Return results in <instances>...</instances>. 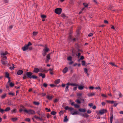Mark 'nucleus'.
I'll list each match as a JSON object with an SVG mask.
<instances>
[{
	"instance_id": "nucleus-39",
	"label": "nucleus",
	"mask_w": 123,
	"mask_h": 123,
	"mask_svg": "<svg viewBox=\"0 0 123 123\" xmlns=\"http://www.w3.org/2000/svg\"><path fill=\"white\" fill-rule=\"evenodd\" d=\"M37 76H36L34 75H32V76L31 77V78H33V79H36L37 78Z\"/></svg>"
},
{
	"instance_id": "nucleus-12",
	"label": "nucleus",
	"mask_w": 123,
	"mask_h": 123,
	"mask_svg": "<svg viewBox=\"0 0 123 123\" xmlns=\"http://www.w3.org/2000/svg\"><path fill=\"white\" fill-rule=\"evenodd\" d=\"M39 76H41L42 78H44L45 77V74H43L42 73H40L39 74Z\"/></svg>"
},
{
	"instance_id": "nucleus-60",
	"label": "nucleus",
	"mask_w": 123,
	"mask_h": 123,
	"mask_svg": "<svg viewBox=\"0 0 123 123\" xmlns=\"http://www.w3.org/2000/svg\"><path fill=\"white\" fill-rule=\"evenodd\" d=\"M77 95L78 96H81L82 95V94L81 93H77Z\"/></svg>"
},
{
	"instance_id": "nucleus-19",
	"label": "nucleus",
	"mask_w": 123,
	"mask_h": 123,
	"mask_svg": "<svg viewBox=\"0 0 123 123\" xmlns=\"http://www.w3.org/2000/svg\"><path fill=\"white\" fill-rule=\"evenodd\" d=\"M95 95V93L94 92L90 93L87 94L88 96L89 97Z\"/></svg>"
},
{
	"instance_id": "nucleus-48",
	"label": "nucleus",
	"mask_w": 123,
	"mask_h": 123,
	"mask_svg": "<svg viewBox=\"0 0 123 123\" xmlns=\"http://www.w3.org/2000/svg\"><path fill=\"white\" fill-rule=\"evenodd\" d=\"M41 17L43 18H44L46 17V16L44 15H42L41 16Z\"/></svg>"
},
{
	"instance_id": "nucleus-23",
	"label": "nucleus",
	"mask_w": 123,
	"mask_h": 123,
	"mask_svg": "<svg viewBox=\"0 0 123 123\" xmlns=\"http://www.w3.org/2000/svg\"><path fill=\"white\" fill-rule=\"evenodd\" d=\"M11 110V109L10 107H7L4 110L5 111L7 112Z\"/></svg>"
},
{
	"instance_id": "nucleus-59",
	"label": "nucleus",
	"mask_w": 123,
	"mask_h": 123,
	"mask_svg": "<svg viewBox=\"0 0 123 123\" xmlns=\"http://www.w3.org/2000/svg\"><path fill=\"white\" fill-rule=\"evenodd\" d=\"M93 34L92 33H90L88 35L89 37H91L93 35Z\"/></svg>"
},
{
	"instance_id": "nucleus-38",
	"label": "nucleus",
	"mask_w": 123,
	"mask_h": 123,
	"mask_svg": "<svg viewBox=\"0 0 123 123\" xmlns=\"http://www.w3.org/2000/svg\"><path fill=\"white\" fill-rule=\"evenodd\" d=\"M68 121V119L67 118V116H66L65 117L64 121V122H67Z\"/></svg>"
},
{
	"instance_id": "nucleus-56",
	"label": "nucleus",
	"mask_w": 123,
	"mask_h": 123,
	"mask_svg": "<svg viewBox=\"0 0 123 123\" xmlns=\"http://www.w3.org/2000/svg\"><path fill=\"white\" fill-rule=\"evenodd\" d=\"M101 96L103 97H107V96L105 95L104 94H101Z\"/></svg>"
},
{
	"instance_id": "nucleus-29",
	"label": "nucleus",
	"mask_w": 123,
	"mask_h": 123,
	"mask_svg": "<svg viewBox=\"0 0 123 123\" xmlns=\"http://www.w3.org/2000/svg\"><path fill=\"white\" fill-rule=\"evenodd\" d=\"M67 59L68 61H71L72 60V57L71 56H69L68 57Z\"/></svg>"
},
{
	"instance_id": "nucleus-7",
	"label": "nucleus",
	"mask_w": 123,
	"mask_h": 123,
	"mask_svg": "<svg viewBox=\"0 0 123 123\" xmlns=\"http://www.w3.org/2000/svg\"><path fill=\"white\" fill-rule=\"evenodd\" d=\"M1 62L3 65H6L8 63V62L7 61L3 60L2 59L1 60Z\"/></svg>"
},
{
	"instance_id": "nucleus-55",
	"label": "nucleus",
	"mask_w": 123,
	"mask_h": 123,
	"mask_svg": "<svg viewBox=\"0 0 123 123\" xmlns=\"http://www.w3.org/2000/svg\"><path fill=\"white\" fill-rule=\"evenodd\" d=\"M43 86H44L45 87H47V84L46 83H44L43 84Z\"/></svg>"
},
{
	"instance_id": "nucleus-15",
	"label": "nucleus",
	"mask_w": 123,
	"mask_h": 123,
	"mask_svg": "<svg viewBox=\"0 0 123 123\" xmlns=\"http://www.w3.org/2000/svg\"><path fill=\"white\" fill-rule=\"evenodd\" d=\"M23 73V71L21 70H18L17 72V74L18 75H20Z\"/></svg>"
},
{
	"instance_id": "nucleus-36",
	"label": "nucleus",
	"mask_w": 123,
	"mask_h": 123,
	"mask_svg": "<svg viewBox=\"0 0 123 123\" xmlns=\"http://www.w3.org/2000/svg\"><path fill=\"white\" fill-rule=\"evenodd\" d=\"M74 106L75 108H79L80 107V105L77 104H75Z\"/></svg>"
},
{
	"instance_id": "nucleus-25",
	"label": "nucleus",
	"mask_w": 123,
	"mask_h": 123,
	"mask_svg": "<svg viewBox=\"0 0 123 123\" xmlns=\"http://www.w3.org/2000/svg\"><path fill=\"white\" fill-rule=\"evenodd\" d=\"M5 77L6 78H10L9 77V74L7 73H6V74H5Z\"/></svg>"
},
{
	"instance_id": "nucleus-58",
	"label": "nucleus",
	"mask_w": 123,
	"mask_h": 123,
	"mask_svg": "<svg viewBox=\"0 0 123 123\" xmlns=\"http://www.w3.org/2000/svg\"><path fill=\"white\" fill-rule=\"evenodd\" d=\"M76 102H77V103L80 104L81 103V102L80 100H76Z\"/></svg>"
},
{
	"instance_id": "nucleus-63",
	"label": "nucleus",
	"mask_w": 123,
	"mask_h": 123,
	"mask_svg": "<svg viewBox=\"0 0 123 123\" xmlns=\"http://www.w3.org/2000/svg\"><path fill=\"white\" fill-rule=\"evenodd\" d=\"M61 16L63 17V18H64L65 17H66L65 15L64 14H62L61 15Z\"/></svg>"
},
{
	"instance_id": "nucleus-62",
	"label": "nucleus",
	"mask_w": 123,
	"mask_h": 123,
	"mask_svg": "<svg viewBox=\"0 0 123 123\" xmlns=\"http://www.w3.org/2000/svg\"><path fill=\"white\" fill-rule=\"evenodd\" d=\"M87 113L88 114H90L91 113V111L90 110H88L87 111Z\"/></svg>"
},
{
	"instance_id": "nucleus-9",
	"label": "nucleus",
	"mask_w": 123,
	"mask_h": 123,
	"mask_svg": "<svg viewBox=\"0 0 123 123\" xmlns=\"http://www.w3.org/2000/svg\"><path fill=\"white\" fill-rule=\"evenodd\" d=\"M33 118H34L36 119H39L40 121H42L43 120V119L42 118H40V117H38L36 116V115H35L33 117Z\"/></svg>"
},
{
	"instance_id": "nucleus-6",
	"label": "nucleus",
	"mask_w": 123,
	"mask_h": 123,
	"mask_svg": "<svg viewBox=\"0 0 123 123\" xmlns=\"http://www.w3.org/2000/svg\"><path fill=\"white\" fill-rule=\"evenodd\" d=\"M106 112L107 110H106L103 109L99 111V113L100 115H102Z\"/></svg>"
},
{
	"instance_id": "nucleus-35",
	"label": "nucleus",
	"mask_w": 123,
	"mask_h": 123,
	"mask_svg": "<svg viewBox=\"0 0 123 123\" xmlns=\"http://www.w3.org/2000/svg\"><path fill=\"white\" fill-rule=\"evenodd\" d=\"M17 120L18 118H17L16 117L12 118V120L13 122H14L15 121H17Z\"/></svg>"
},
{
	"instance_id": "nucleus-34",
	"label": "nucleus",
	"mask_w": 123,
	"mask_h": 123,
	"mask_svg": "<svg viewBox=\"0 0 123 123\" xmlns=\"http://www.w3.org/2000/svg\"><path fill=\"white\" fill-rule=\"evenodd\" d=\"M17 111V110L15 109H14L11 110V112L16 113Z\"/></svg>"
},
{
	"instance_id": "nucleus-54",
	"label": "nucleus",
	"mask_w": 123,
	"mask_h": 123,
	"mask_svg": "<svg viewBox=\"0 0 123 123\" xmlns=\"http://www.w3.org/2000/svg\"><path fill=\"white\" fill-rule=\"evenodd\" d=\"M26 75H24L23 77V78L24 79H26L27 77V76Z\"/></svg>"
},
{
	"instance_id": "nucleus-31",
	"label": "nucleus",
	"mask_w": 123,
	"mask_h": 123,
	"mask_svg": "<svg viewBox=\"0 0 123 123\" xmlns=\"http://www.w3.org/2000/svg\"><path fill=\"white\" fill-rule=\"evenodd\" d=\"M71 86H78V85L76 83H70Z\"/></svg>"
},
{
	"instance_id": "nucleus-8",
	"label": "nucleus",
	"mask_w": 123,
	"mask_h": 123,
	"mask_svg": "<svg viewBox=\"0 0 123 123\" xmlns=\"http://www.w3.org/2000/svg\"><path fill=\"white\" fill-rule=\"evenodd\" d=\"M66 110H68L69 111H71L73 110L74 109L71 107H69L68 106H66L65 108Z\"/></svg>"
},
{
	"instance_id": "nucleus-30",
	"label": "nucleus",
	"mask_w": 123,
	"mask_h": 123,
	"mask_svg": "<svg viewBox=\"0 0 123 123\" xmlns=\"http://www.w3.org/2000/svg\"><path fill=\"white\" fill-rule=\"evenodd\" d=\"M56 113V112L54 111H52L50 113L51 114L53 115H55Z\"/></svg>"
},
{
	"instance_id": "nucleus-1",
	"label": "nucleus",
	"mask_w": 123,
	"mask_h": 123,
	"mask_svg": "<svg viewBox=\"0 0 123 123\" xmlns=\"http://www.w3.org/2000/svg\"><path fill=\"white\" fill-rule=\"evenodd\" d=\"M24 111L30 115H33L35 114V111L33 110L29 109L27 110L26 109H24Z\"/></svg>"
},
{
	"instance_id": "nucleus-32",
	"label": "nucleus",
	"mask_w": 123,
	"mask_h": 123,
	"mask_svg": "<svg viewBox=\"0 0 123 123\" xmlns=\"http://www.w3.org/2000/svg\"><path fill=\"white\" fill-rule=\"evenodd\" d=\"M106 101L108 103H110L112 104L113 103L115 102L114 101H111L109 100H106Z\"/></svg>"
},
{
	"instance_id": "nucleus-5",
	"label": "nucleus",
	"mask_w": 123,
	"mask_h": 123,
	"mask_svg": "<svg viewBox=\"0 0 123 123\" xmlns=\"http://www.w3.org/2000/svg\"><path fill=\"white\" fill-rule=\"evenodd\" d=\"M68 40L70 42L72 40L73 41H75V38H73L72 36L70 35L68 38Z\"/></svg>"
},
{
	"instance_id": "nucleus-18",
	"label": "nucleus",
	"mask_w": 123,
	"mask_h": 123,
	"mask_svg": "<svg viewBox=\"0 0 123 123\" xmlns=\"http://www.w3.org/2000/svg\"><path fill=\"white\" fill-rule=\"evenodd\" d=\"M39 72H43L46 71V70H44L41 68H39Z\"/></svg>"
},
{
	"instance_id": "nucleus-20",
	"label": "nucleus",
	"mask_w": 123,
	"mask_h": 123,
	"mask_svg": "<svg viewBox=\"0 0 123 123\" xmlns=\"http://www.w3.org/2000/svg\"><path fill=\"white\" fill-rule=\"evenodd\" d=\"M78 110L80 112H85L86 111V110L84 109H79Z\"/></svg>"
},
{
	"instance_id": "nucleus-52",
	"label": "nucleus",
	"mask_w": 123,
	"mask_h": 123,
	"mask_svg": "<svg viewBox=\"0 0 123 123\" xmlns=\"http://www.w3.org/2000/svg\"><path fill=\"white\" fill-rule=\"evenodd\" d=\"M25 120L28 122H29L30 121V119L29 118H26L25 119Z\"/></svg>"
},
{
	"instance_id": "nucleus-41",
	"label": "nucleus",
	"mask_w": 123,
	"mask_h": 123,
	"mask_svg": "<svg viewBox=\"0 0 123 123\" xmlns=\"http://www.w3.org/2000/svg\"><path fill=\"white\" fill-rule=\"evenodd\" d=\"M47 52L44 51H43V53H42V55H43V56H44L46 54V53Z\"/></svg>"
},
{
	"instance_id": "nucleus-46",
	"label": "nucleus",
	"mask_w": 123,
	"mask_h": 123,
	"mask_svg": "<svg viewBox=\"0 0 123 123\" xmlns=\"http://www.w3.org/2000/svg\"><path fill=\"white\" fill-rule=\"evenodd\" d=\"M23 108L24 109L23 110L22 108H20L19 109V111L21 113L22 111H24V110L25 109L24 107H23Z\"/></svg>"
},
{
	"instance_id": "nucleus-4",
	"label": "nucleus",
	"mask_w": 123,
	"mask_h": 123,
	"mask_svg": "<svg viewBox=\"0 0 123 123\" xmlns=\"http://www.w3.org/2000/svg\"><path fill=\"white\" fill-rule=\"evenodd\" d=\"M27 77L30 79L31 78L32 75V73L31 72H27L26 74Z\"/></svg>"
},
{
	"instance_id": "nucleus-53",
	"label": "nucleus",
	"mask_w": 123,
	"mask_h": 123,
	"mask_svg": "<svg viewBox=\"0 0 123 123\" xmlns=\"http://www.w3.org/2000/svg\"><path fill=\"white\" fill-rule=\"evenodd\" d=\"M9 95H12L13 96H14V94L13 93H12V92H9Z\"/></svg>"
},
{
	"instance_id": "nucleus-26",
	"label": "nucleus",
	"mask_w": 123,
	"mask_h": 123,
	"mask_svg": "<svg viewBox=\"0 0 123 123\" xmlns=\"http://www.w3.org/2000/svg\"><path fill=\"white\" fill-rule=\"evenodd\" d=\"M84 88V86H80L78 87V88L79 90H81L83 89Z\"/></svg>"
},
{
	"instance_id": "nucleus-27",
	"label": "nucleus",
	"mask_w": 123,
	"mask_h": 123,
	"mask_svg": "<svg viewBox=\"0 0 123 123\" xmlns=\"http://www.w3.org/2000/svg\"><path fill=\"white\" fill-rule=\"evenodd\" d=\"M40 116H41L40 118H42L43 117L45 118V115L44 113L42 114Z\"/></svg>"
},
{
	"instance_id": "nucleus-44",
	"label": "nucleus",
	"mask_w": 123,
	"mask_h": 123,
	"mask_svg": "<svg viewBox=\"0 0 123 123\" xmlns=\"http://www.w3.org/2000/svg\"><path fill=\"white\" fill-rule=\"evenodd\" d=\"M12 67H10L9 68L11 70H13L14 68V65L13 64H12Z\"/></svg>"
},
{
	"instance_id": "nucleus-22",
	"label": "nucleus",
	"mask_w": 123,
	"mask_h": 123,
	"mask_svg": "<svg viewBox=\"0 0 123 123\" xmlns=\"http://www.w3.org/2000/svg\"><path fill=\"white\" fill-rule=\"evenodd\" d=\"M60 82V79H58L55 81V84H57Z\"/></svg>"
},
{
	"instance_id": "nucleus-2",
	"label": "nucleus",
	"mask_w": 123,
	"mask_h": 123,
	"mask_svg": "<svg viewBox=\"0 0 123 123\" xmlns=\"http://www.w3.org/2000/svg\"><path fill=\"white\" fill-rule=\"evenodd\" d=\"M8 54V53L7 52H6L5 53L1 52L0 53L1 56V60H5L7 58L6 56Z\"/></svg>"
},
{
	"instance_id": "nucleus-45",
	"label": "nucleus",
	"mask_w": 123,
	"mask_h": 123,
	"mask_svg": "<svg viewBox=\"0 0 123 123\" xmlns=\"http://www.w3.org/2000/svg\"><path fill=\"white\" fill-rule=\"evenodd\" d=\"M6 94H4L1 96V98L3 99L6 96Z\"/></svg>"
},
{
	"instance_id": "nucleus-16",
	"label": "nucleus",
	"mask_w": 123,
	"mask_h": 123,
	"mask_svg": "<svg viewBox=\"0 0 123 123\" xmlns=\"http://www.w3.org/2000/svg\"><path fill=\"white\" fill-rule=\"evenodd\" d=\"M111 117H110V121L111 123H112V122L113 121V114L112 113H111Z\"/></svg>"
},
{
	"instance_id": "nucleus-47",
	"label": "nucleus",
	"mask_w": 123,
	"mask_h": 123,
	"mask_svg": "<svg viewBox=\"0 0 123 123\" xmlns=\"http://www.w3.org/2000/svg\"><path fill=\"white\" fill-rule=\"evenodd\" d=\"M28 47L30 45H32L31 43L30 42H29L27 45H26Z\"/></svg>"
},
{
	"instance_id": "nucleus-33",
	"label": "nucleus",
	"mask_w": 123,
	"mask_h": 123,
	"mask_svg": "<svg viewBox=\"0 0 123 123\" xmlns=\"http://www.w3.org/2000/svg\"><path fill=\"white\" fill-rule=\"evenodd\" d=\"M83 5L85 7H87L88 6V5L86 3H83Z\"/></svg>"
},
{
	"instance_id": "nucleus-61",
	"label": "nucleus",
	"mask_w": 123,
	"mask_h": 123,
	"mask_svg": "<svg viewBox=\"0 0 123 123\" xmlns=\"http://www.w3.org/2000/svg\"><path fill=\"white\" fill-rule=\"evenodd\" d=\"M58 100V99H55L54 100V102L55 103L57 102Z\"/></svg>"
},
{
	"instance_id": "nucleus-13",
	"label": "nucleus",
	"mask_w": 123,
	"mask_h": 123,
	"mask_svg": "<svg viewBox=\"0 0 123 123\" xmlns=\"http://www.w3.org/2000/svg\"><path fill=\"white\" fill-rule=\"evenodd\" d=\"M68 71V68L67 67L65 68L64 69H63L62 72L63 73L65 74Z\"/></svg>"
},
{
	"instance_id": "nucleus-21",
	"label": "nucleus",
	"mask_w": 123,
	"mask_h": 123,
	"mask_svg": "<svg viewBox=\"0 0 123 123\" xmlns=\"http://www.w3.org/2000/svg\"><path fill=\"white\" fill-rule=\"evenodd\" d=\"M43 50V51L47 52L49 51V49L48 48L45 47Z\"/></svg>"
},
{
	"instance_id": "nucleus-17",
	"label": "nucleus",
	"mask_w": 123,
	"mask_h": 123,
	"mask_svg": "<svg viewBox=\"0 0 123 123\" xmlns=\"http://www.w3.org/2000/svg\"><path fill=\"white\" fill-rule=\"evenodd\" d=\"M75 112L72 113L71 112V114H72L73 115H79V113L77 112V111H75Z\"/></svg>"
},
{
	"instance_id": "nucleus-49",
	"label": "nucleus",
	"mask_w": 123,
	"mask_h": 123,
	"mask_svg": "<svg viewBox=\"0 0 123 123\" xmlns=\"http://www.w3.org/2000/svg\"><path fill=\"white\" fill-rule=\"evenodd\" d=\"M13 27V25H11L10 26H9V28L10 30H11L12 29Z\"/></svg>"
},
{
	"instance_id": "nucleus-3",
	"label": "nucleus",
	"mask_w": 123,
	"mask_h": 123,
	"mask_svg": "<svg viewBox=\"0 0 123 123\" xmlns=\"http://www.w3.org/2000/svg\"><path fill=\"white\" fill-rule=\"evenodd\" d=\"M62 11V9L60 8H57L55 9V12L58 14H60Z\"/></svg>"
},
{
	"instance_id": "nucleus-43",
	"label": "nucleus",
	"mask_w": 123,
	"mask_h": 123,
	"mask_svg": "<svg viewBox=\"0 0 123 123\" xmlns=\"http://www.w3.org/2000/svg\"><path fill=\"white\" fill-rule=\"evenodd\" d=\"M82 64L83 66H85V62L84 61H82Z\"/></svg>"
},
{
	"instance_id": "nucleus-64",
	"label": "nucleus",
	"mask_w": 123,
	"mask_h": 123,
	"mask_svg": "<svg viewBox=\"0 0 123 123\" xmlns=\"http://www.w3.org/2000/svg\"><path fill=\"white\" fill-rule=\"evenodd\" d=\"M50 115L49 114H47V117L48 118H49V117H50Z\"/></svg>"
},
{
	"instance_id": "nucleus-57",
	"label": "nucleus",
	"mask_w": 123,
	"mask_h": 123,
	"mask_svg": "<svg viewBox=\"0 0 123 123\" xmlns=\"http://www.w3.org/2000/svg\"><path fill=\"white\" fill-rule=\"evenodd\" d=\"M84 71L86 73H87V69L86 68H85L84 69Z\"/></svg>"
},
{
	"instance_id": "nucleus-40",
	"label": "nucleus",
	"mask_w": 123,
	"mask_h": 123,
	"mask_svg": "<svg viewBox=\"0 0 123 123\" xmlns=\"http://www.w3.org/2000/svg\"><path fill=\"white\" fill-rule=\"evenodd\" d=\"M9 85L11 87H12L14 85V84L13 83H12V82H11L9 83Z\"/></svg>"
},
{
	"instance_id": "nucleus-11",
	"label": "nucleus",
	"mask_w": 123,
	"mask_h": 123,
	"mask_svg": "<svg viewBox=\"0 0 123 123\" xmlns=\"http://www.w3.org/2000/svg\"><path fill=\"white\" fill-rule=\"evenodd\" d=\"M51 53H50L48 54L46 56V60L48 61L50 59V55Z\"/></svg>"
},
{
	"instance_id": "nucleus-28",
	"label": "nucleus",
	"mask_w": 123,
	"mask_h": 123,
	"mask_svg": "<svg viewBox=\"0 0 123 123\" xmlns=\"http://www.w3.org/2000/svg\"><path fill=\"white\" fill-rule=\"evenodd\" d=\"M33 104L36 105H38L39 104V103L38 102L34 101L33 102Z\"/></svg>"
},
{
	"instance_id": "nucleus-51",
	"label": "nucleus",
	"mask_w": 123,
	"mask_h": 123,
	"mask_svg": "<svg viewBox=\"0 0 123 123\" xmlns=\"http://www.w3.org/2000/svg\"><path fill=\"white\" fill-rule=\"evenodd\" d=\"M69 87L68 86H67L66 87L65 89V90L66 92H67V91L68 90V88Z\"/></svg>"
},
{
	"instance_id": "nucleus-37",
	"label": "nucleus",
	"mask_w": 123,
	"mask_h": 123,
	"mask_svg": "<svg viewBox=\"0 0 123 123\" xmlns=\"http://www.w3.org/2000/svg\"><path fill=\"white\" fill-rule=\"evenodd\" d=\"M37 34V32L36 31H34L33 33V36H36Z\"/></svg>"
},
{
	"instance_id": "nucleus-10",
	"label": "nucleus",
	"mask_w": 123,
	"mask_h": 123,
	"mask_svg": "<svg viewBox=\"0 0 123 123\" xmlns=\"http://www.w3.org/2000/svg\"><path fill=\"white\" fill-rule=\"evenodd\" d=\"M39 69L38 68H34V71L33 72L35 73H37L39 72Z\"/></svg>"
},
{
	"instance_id": "nucleus-50",
	"label": "nucleus",
	"mask_w": 123,
	"mask_h": 123,
	"mask_svg": "<svg viewBox=\"0 0 123 123\" xmlns=\"http://www.w3.org/2000/svg\"><path fill=\"white\" fill-rule=\"evenodd\" d=\"M37 113L39 116L41 115L40 111L39 110L37 111Z\"/></svg>"
},
{
	"instance_id": "nucleus-42",
	"label": "nucleus",
	"mask_w": 123,
	"mask_h": 123,
	"mask_svg": "<svg viewBox=\"0 0 123 123\" xmlns=\"http://www.w3.org/2000/svg\"><path fill=\"white\" fill-rule=\"evenodd\" d=\"M5 111L4 110L1 109L0 108V112L2 113H3L4 111Z\"/></svg>"
},
{
	"instance_id": "nucleus-24",
	"label": "nucleus",
	"mask_w": 123,
	"mask_h": 123,
	"mask_svg": "<svg viewBox=\"0 0 123 123\" xmlns=\"http://www.w3.org/2000/svg\"><path fill=\"white\" fill-rule=\"evenodd\" d=\"M47 97L48 99L49 100H51L52 98V96H49L48 95H47Z\"/></svg>"
},
{
	"instance_id": "nucleus-14",
	"label": "nucleus",
	"mask_w": 123,
	"mask_h": 123,
	"mask_svg": "<svg viewBox=\"0 0 123 123\" xmlns=\"http://www.w3.org/2000/svg\"><path fill=\"white\" fill-rule=\"evenodd\" d=\"M28 47L25 45L24 47H22V49L24 51H25L28 49Z\"/></svg>"
}]
</instances>
